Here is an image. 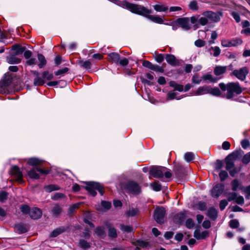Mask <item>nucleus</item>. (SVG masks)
<instances>
[{"instance_id":"obj_1","label":"nucleus","mask_w":250,"mask_h":250,"mask_svg":"<svg viewBox=\"0 0 250 250\" xmlns=\"http://www.w3.org/2000/svg\"><path fill=\"white\" fill-rule=\"evenodd\" d=\"M121 6L124 8L129 10L132 13L145 16L154 22L159 24L164 23V21L162 18L158 16L150 15L152 13V11L143 6L130 3L126 1L123 2Z\"/></svg>"},{"instance_id":"obj_2","label":"nucleus","mask_w":250,"mask_h":250,"mask_svg":"<svg viewBox=\"0 0 250 250\" xmlns=\"http://www.w3.org/2000/svg\"><path fill=\"white\" fill-rule=\"evenodd\" d=\"M31 72L35 76L33 81V84L35 86L42 85L45 83V80L49 81L53 78V75L49 73L48 71H43L42 73V77L40 76L39 72L37 71L33 70Z\"/></svg>"},{"instance_id":"obj_3","label":"nucleus","mask_w":250,"mask_h":250,"mask_svg":"<svg viewBox=\"0 0 250 250\" xmlns=\"http://www.w3.org/2000/svg\"><path fill=\"white\" fill-rule=\"evenodd\" d=\"M242 92L241 87L238 83H229L227 84V93L226 98L228 99L232 98L234 93L240 94Z\"/></svg>"},{"instance_id":"obj_4","label":"nucleus","mask_w":250,"mask_h":250,"mask_svg":"<svg viewBox=\"0 0 250 250\" xmlns=\"http://www.w3.org/2000/svg\"><path fill=\"white\" fill-rule=\"evenodd\" d=\"M85 188L93 196H95L97 194L95 191L96 189L99 192L101 195H103L104 193L103 186L98 183L89 182L87 184V186Z\"/></svg>"},{"instance_id":"obj_5","label":"nucleus","mask_w":250,"mask_h":250,"mask_svg":"<svg viewBox=\"0 0 250 250\" xmlns=\"http://www.w3.org/2000/svg\"><path fill=\"white\" fill-rule=\"evenodd\" d=\"M166 210L164 208L161 207L157 208L154 211V217L155 221L159 224H163L165 221Z\"/></svg>"},{"instance_id":"obj_6","label":"nucleus","mask_w":250,"mask_h":250,"mask_svg":"<svg viewBox=\"0 0 250 250\" xmlns=\"http://www.w3.org/2000/svg\"><path fill=\"white\" fill-rule=\"evenodd\" d=\"M38 172L42 174H47L49 173V170H44L39 167H34L31 170L27 171V174L31 179H39L40 178V175Z\"/></svg>"},{"instance_id":"obj_7","label":"nucleus","mask_w":250,"mask_h":250,"mask_svg":"<svg viewBox=\"0 0 250 250\" xmlns=\"http://www.w3.org/2000/svg\"><path fill=\"white\" fill-rule=\"evenodd\" d=\"M243 41L240 38H233L231 40L224 39L221 41V45L224 47L236 46L241 44Z\"/></svg>"},{"instance_id":"obj_8","label":"nucleus","mask_w":250,"mask_h":250,"mask_svg":"<svg viewBox=\"0 0 250 250\" xmlns=\"http://www.w3.org/2000/svg\"><path fill=\"white\" fill-rule=\"evenodd\" d=\"M126 189L128 192L133 194H138L141 191L140 186L135 182H129L126 185Z\"/></svg>"},{"instance_id":"obj_9","label":"nucleus","mask_w":250,"mask_h":250,"mask_svg":"<svg viewBox=\"0 0 250 250\" xmlns=\"http://www.w3.org/2000/svg\"><path fill=\"white\" fill-rule=\"evenodd\" d=\"M166 170L165 167H153L150 170V174L155 178H160L163 177Z\"/></svg>"},{"instance_id":"obj_10","label":"nucleus","mask_w":250,"mask_h":250,"mask_svg":"<svg viewBox=\"0 0 250 250\" xmlns=\"http://www.w3.org/2000/svg\"><path fill=\"white\" fill-rule=\"evenodd\" d=\"M248 72V68L246 67H243L239 70H233L232 74L239 80L244 81L245 80Z\"/></svg>"},{"instance_id":"obj_11","label":"nucleus","mask_w":250,"mask_h":250,"mask_svg":"<svg viewBox=\"0 0 250 250\" xmlns=\"http://www.w3.org/2000/svg\"><path fill=\"white\" fill-rule=\"evenodd\" d=\"M10 173L12 175L15 176L16 180L19 183H22V173L17 166H14L12 167L10 170Z\"/></svg>"},{"instance_id":"obj_12","label":"nucleus","mask_w":250,"mask_h":250,"mask_svg":"<svg viewBox=\"0 0 250 250\" xmlns=\"http://www.w3.org/2000/svg\"><path fill=\"white\" fill-rule=\"evenodd\" d=\"M237 154L233 152L229 155L226 159V169L229 170L234 166V161L237 158Z\"/></svg>"},{"instance_id":"obj_13","label":"nucleus","mask_w":250,"mask_h":250,"mask_svg":"<svg viewBox=\"0 0 250 250\" xmlns=\"http://www.w3.org/2000/svg\"><path fill=\"white\" fill-rule=\"evenodd\" d=\"M224 190V185L222 184H217L210 190L211 195L217 198L223 193Z\"/></svg>"},{"instance_id":"obj_14","label":"nucleus","mask_w":250,"mask_h":250,"mask_svg":"<svg viewBox=\"0 0 250 250\" xmlns=\"http://www.w3.org/2000/svg\"><path fill=\"white\" fill-rule=\"evenodd\" d=\"M177 24L185 30L190 29L189 19L188 18H181L177 20Z\"/></svg>"},{"instance_id":"obj_15","label":"nucleus","mask_w":250,"mask_h":250,"mask_svg":"<svg viewBox=\"0 0 250 250\" xmlns=\"http://www.w3.org/2000/svg\"><path fill=\"white\" fill-rule=\"evenodd\" d=\"M204 15L208 18V21L212 22H217L220 20L219 15L212 11L205 12Z\"/></svg>"},{"instance_id":"obj_16","label":"nucleus","mask_w":250,"mask_h":250,"mask_svg":"<svg viewBox=\"0 0 250 250\" xmlns=\"http://www.w3.org/2000/svg\"><path fill=\"white\" fill-rule=\"evenodd\" d=\"M30 217L33 219H38L42 216V212L37 208H32L29 211Z\"/></svg>"},{"instance_id":"obj_17","label":"nucleus","mask_w":250,"mask_h":250,"mask_svg":"<svg viewBox=\"0 0 250 250\" xmlns=\"http://www.w3.org/2000/svg\"><path fill=\"white\" fill-rule=\"evenodd\" d=\"M209 86L204 85L200 86L196 90L193 92V95L200 96L208 94Z\"/></svg>"},{"instance_id":"obj_18","label":"nucleus","mask_w":250,"mask_h":250,"mask_svg":"<svg viewBox=\"0 0 250 250\" xmlns=\"http://www.w3.org/2000/svg\"><path fill=\"white\" fill-rule=\"evenodd\" d=\"M25 47L19 44H15L12 47V53L15 55L22 54L25 50Z\"/></svg>"},{"instance_id":"obj_19","label":"nucleus","mask_w":250,"mask_h":250,"mask_svg":"<svg viewBox=\"0 0 250 250\" xmlns=\"http://www.w3.org/2000/svg\"><path fill=\"white\" fill-rule=\"evenodd\" d=\"M6 61L9 64H18L21 62V60L18 58L16 55L11 53L6 57Z\"/></svg>"},{"instance_id":"obj_20","label":"nucleus","mask_w":250,"mask_h":250,"mask_svg":"<svg viewBox=\"0 0 250 250\" xmlns=\"http://www.w3.org/2000/svg\"><path fill=\"white\" fill-rule=\"evenodd\" d=\"M193 236L198 240L205 239L208 236V232L204 231L201 232L199 229H196L194 232Z\"/></svg>"},{"instance_id":"obj_21","label":"nucleus","mask_w":250,"mask_h":250,"mask_svg":"<svg viewBox=\"0 0 250 250\" xmlns=\"http://www.w3.org/2000/svg\"><path fill=\"white\" fill-rule=\"evenodd\" d=\"M42 161L36 158H30L28 159L27 164L34 167H38L37 166L41 165Z\"/></svg>"},{"instance_id":"obj_22","label":"nucleus","mask_w":250,"mask_h":250,"mask_svg":"<svg viewBox=\"0 0 250 250\" xmlns=\"http://www.w3.org/2000/svg\"><path fill=\"white\" fill-rule=\"evenodd\" d=\"M153 7L156 11L158 12H166L168 9L167 6L160 2L153 5Z\"/></svg>"},{"instance_id":"obj_23","label":"nucleus","mask_w":250,"mask_h":250,"mask_svg":"<svg viewBox=\"0 0 250 250\" xmlns=\"http://www.w3.org/2000/svg\"><path fill=\"white\" fill-rule=\"evenodd\" d=\"M202 79L206 83H216L218 79L210 74H206L202 76Z\"/></svg>"},{"instance_id":"obj_24","label":"nucleus","mask_w":250,"mask_h":250,"mask_svg":"<svg viewBox=\"0 0 250 250\" xmlns=\"http://www.w3.org/2000/svg\"><path fill=\"white\" fill-rule=\"evenodd\" d=\"M227 70L226 66H216L214 69V73L216 76H220L226 72Z\"/></svg>"},{"instance_id":"obj_25","label":"nucleus","mask_w":250,"mask_h":250,"mask_svg":"<svg viewBox=\"0 0 250 250\" xmlns=\"http://www.w3.org/2000/svg\"><path fill=\"white\" fill-rule=\"evenodd\" d=\"M105 226L108 228V236L110 238H116L117 236L116 229L110 226L108 223H106Z\"/></svg>"},{"instance_id":"obj_26","label":"nucleus","mask_w":250,"mask_h":250,"mask_svg":"<svg viewBox=\"0 0 250 250\" xmlns=\"http://www.w3.org/2000/svg\"><path fill=\"white\" fill-rule=\"evenodd\" d=\"M109 59L113 62L118 63L120 59V55L117 53H111L108 55Z\"/></svg>"},{"instance_id":"obj_27","label":"nucleus","mask_w":250,"mask_h":250,"mask_svg":"<svg viewBox=\"0 0 250 250\" xmlns=\"http://www.w3.org/2000/svg\"><path fill=\"white\" fill-rule=\"evenodd\" d=\"M169 85L171 87L174 88V90H177L179 92H182L184 90L183 85L182 84H179L177 83L175 81H170L169 83Z\"/></svg>"},{"instance_id":"obj_28","label":"nucleus","mask_w":250,"mask_h":250,"mask_svg":"<svg viewBox=\"0 0 250 250\" xmlns=\"http://www.w3.org/2000/svg\"><path fill=\"white\" fill-rule=\"evenodd\" d=\"M133 244L136 246L137 249H140V248H147L149 244L148 242L143 241H137L136 242H133Z\"/></svg>"},{"instance_id":"obj_29","label":"nucleus","mask_w":250,"mask_h":250,"mask_svg":"<svg viewBox=\"0 0 250 250\" xmlns=\"http://www.w3.org/2000/svg\"><path fill=\"white\" fill-rule=\"evenodd\" d=\"M186 215L184 212H180L174 216L175 221L178 224L181 223L185 219Z\"/></svg>"},{"instance_id":"obj_30","label":"nucleus","mask_w":250,"mask_h":250,"mask_svg":"<svg viewBox=\"0 0 250 250\" xmlns=\"http://www.w3.org/2000/svg\"><path fill=\"white\" fill-rule=\"evenodd\" d=\"M38 58L40 62L38 64L39 67L40 68H43L45 65L46 63L45 57L42 54H39L38 55Z\"/></svg>"},{"instance_id":"obj_31","label":"nucleus","mask_w":250,"mask_h":250,"mask_svg":"<svg viewBox=\"0 0 250 250\" xmlns=\"http://www.w3.org/2000/svg\"><path fill=\"white\" fill-rule=\"evenodd\" d=\"M199 25H205L208 22V18L204 15V13L202 15H199Z\"/></svg>"},{"instance_id":"obj_32","label":"nucleus","mask_w":250,"mask_h":250,"mask_svg":"<svg viewBox=\"0 0 250 250\" xmlns=\"http://www.w3.org/2000/svg\"><path fill=\"white\" fill-rule=\"evenodd\" d=\"M208 93L215 96H219L221 95V91L217 87L211 88L209 86Z\"/></svg>"},{"instance_id":"obj_33","label":"nucleus","mask_w":250,"mask_h":250,"mask_svg":"<svg viewBox=\"0 0 250 250\" xmlns=\"http://www.w3.org/2000/svg\"><path fill=\"white\" fill-rule=\"evenodd\" d=\"M176 93L174 92L173 91H169L167 94V100H172L174 99H176V100H180L181 98L185 97V96H182L181 97L178 98L176 97Z\"/></svg>"},{"instance_id":"obj_34","label":"nucleus","mask_w":250,"mask_h":250,"mask_svg":"<svg viewBox=\"0 0 250 250\" xmlns=\"http://www.w3.org/2000/svg\"><path fill=\"white\" fill-rule=\"evenodd\" d=\"M166 60L167 63L174 65L176 64V59L174 55L167 54L166 57Z\"/></svg>"},{"instance_id":"obj_35","label":"nucleus","mask_w":250,"mask_h":250,"mask_svg":"<svg viewBox=\"0 0 250 250\" xmlns=\"http://www.w3.org/2000/svg\"><path fill=\"white\" fill-rule=\"evenodd\" d=\"M208 215L212 219H216L217 216V210L214 208H209L208 211Z\"/></svg>"},{"instance_id":"obj_36","label":"nucleus","mask_w":250,"mask_h":250,"mask_svg":"<svg viewBox=\"0 0 250 250\" xmlns=\"http://www.w3.org/2000/svg\"><path fill=\"white\" fill-rule=\"evenodd\" d=\"M64 230V229L63 227L57 228L52 232L50 234V236L51 237H55L63 232Z\"/></svg>"},{"instance_id":"obj_37","label":"nucleus","mask_w":250,"mask_h":250,"mask_svg":"<svg viewBox=\"0 0 250 250\" xmlns=\"http://www.w3.org/2000/svg\"><path fill=\"white\" fill-rule=\"evenodd\" d=\"M60 189L59 186L56 185H50L45 187L46 191L50 192L54 190H58Z\"/></svg>"},{"instance_id":"obj_38","label":"nucleus","mask_w":250,"mask_h":250,"mask_svg":"<svg viewBox=\"0 0 250 250\" xmlns=\"http://www.w3.org/2000/svg\"><path fill=\"white\" fill-rule=\"evenodd\" d=\"M185 160L189 163L194 159V154L192 152H187L184 155Z\"/></svg>"},{"instance_id":"obj_39","label":"nucleus","mask_w":250,"mask_h":250,"mask_svg":"<svg viewBox=\"0 0 250 250\" xmlns=\"http://www.w3.org/2000/svg\"><path fill=\"white\" fill-rule=\"evenodd\" d=\"M8 84L3 81L0 82V93H5L7 92V87Z\"/></svg>"},{"instance_id":"obj_40","label":"nucleus","mask_w":250,"mask_h":250,"mask_svg":"<svg viewBox=\"0 0 250 250\" xmlns=\"http://www.w3.org/2000/svg\"><path fill=\"white\" fill-rule=\"evenodd\" d=\"M8 193L5 191L0 192V202L3 203L6 201L8 197Z\"/></svg>"},{"instance_id":"obj_41","label":"nucleus","mask_w":250,"mask_h":250,"mask_svg":"<svg viewBox=\"0 0 250 250\" xmlns=\"http://www.w3.org/2000/svg\"><path fill=\"white\" fill-rule=\"evenodd\" d=\"M79 64L81 67L85 69H90L91 68V63L89 61H80Z\"/></svg>"},{"instance_id":"obj_42","label":"nucleus","mask_w":250,"mask_h":250,"mask_svg":"<svg viewBox=\"0 0 250 250\" xmlns=\"http://www.w3.org/2000/svg\"><path fill=\"white\" fill-rule=\"evenodd\" d=\"M202 80V78H201L198 74L194 75L191 79V81L192 83L194 84H200Z\"/></svg>"},{"instance_id":"obj_43","label":"nucleus","mask_w":250,"mask_h":250,"mask_svg":"<svg viewBox=\"0 0 250 250\" xmlns=\"http://www.w3.org/2000/svg\"><path fill=\"white\" fill-rule=\"evenodd\" d=\"M209 50L213 51V55L214 57H218L220 54L221 50L218 46H211Z\"/></svg>"},{"instance_id":"obj_44","label":"nucleus","mask_w":250,"mask_h":250,"mask_svg":"<svg viewBox=\"0 0 250 250\" xmlns=\"http://www.w3.org/2000/svg\"><path fill=\"white\" fill-rule=\"evenodd\" d=\"M120 229L124 232H130L132 230V228L129 226H125L124 225H120Z\"/></svg>"},{"instance_id":"obj_45","label":"nucleus","mask_w":250,"mask_h":250,"mask_svg":"<svg viewBox=\"0 0 250 250\" xmlns=\"http://www.w3.org/2000/svg\"><path fill=\"white\" fill-rule=\"evenodd\" d=\"M199 15H196L193 16H192L190 18L189 20V22L190 21L191 23L193 25H199Z\"/></svg>"},{"instance_id":"obj_46","label":"nucleus","mask_w":250,"mask_h":250,"mask_svg":"<svg viewBox=\"0 0 250 250\" xmlns=\"http://www.w3.org/2000/svg\"><path fill=\"white\" fill-rule=\"evenodd\" d=\"M52 212L54 215L57 216L61 213L62 208L60 206L56 205L53 207Z\"/></svg>"},{"instance_id":"obj_47","label":"nucleus","mask_w":250,"mask_h":250,"mask_svg":"<svg viewBox=\"0 0 250 250\" xmlns=\"http://www.w3.org/2000/svg\"><path fill=\"white\" fill-rule=\"evenodd\" d=\"M242 162L244 164H248L250 162V152L244 155L242 159Z\"/></svg>"},{"instance_id":"obj_48","label":"nucleus","mask_w":250,"mask_h":250,"mask_svg":"<svg viewBox=\"0 0 250 250\" xmlns=\"http://www.w3.org/2000/svg\"><path fill=\"white\" fill-rule=\"evenodd\" d=\"M189 8L193 11H197L198 9L197 3L195 0H192L189 4Z\"/></svg>"},{"instance_id":"obj_49","label":"nucleus","mask_w":250,"mask_h":250,"mask_svg":"<svg viewBox=\"0 0 250 250\" xmlns=\"http://www.w3.org/2000/svg\"><path fill=\"white\" fill-rule=\"evenodd\" d=\"M138 212L137 208H130L127 212V215L128 216H134L136 215Z\"/></svg>"},{"instance_id":"obj_50","label":"nucleus","mask_w":250,"mask_h":250,"mask_svg":"<svg viewBox=\"0 0 250 250\" xmlns=\"http://www.w3.org/2000/svg\"><path fill=\"white\" fill-rule=\"evenodd\" d=\"M79 245L81 248L85 250H86L90 247L89 243L83 240H81L80 241Z\"/></svg>"},{"instance_id":"obj_51","label":"nucleus","mask_w":250,"mask_h":250,"mask_svg":"<svg viewBox=\"0 0 250 250\" xmlns=\"http://www.w3.org/2000/svg\"><path fill=\"white\" fill-rule=\"evenodd\" d=\"M231 185L232 186V189L234 191L237 190L239 186L238 180L237 179L233 180L231 182Z\"/></svg>"},{"instance_id":"obj_52","label":"nucleus","mask_w":250,"mask_h":250,"mask_svg":"<svg viewBox=\"0 0 250 250\" xmlns=\"http://www.w3.org/2000/svg\"><path fill=\"white\" fill-rule=\"evenodd\" d=\"M186 226L188 229H192L194 226L193 220L190 218L188 219L186 222Z\"/></svg>"},{"instance_id":"obj_53","label":"nucleus","mask_w":250,"mask_h":250,"mask_svg":"<svg viewBox=\"0 0 250 250\" xmlns=\"http://www.w3.org/2000/svg\"><path fill=\"white\" fill-rule=\"evenodd\" d=\"M95 233L100 237L104 235V231L102 227H98L95 229Z\"/></svg>"},{"instance_id":"obj_54","label":"nucleus","mask_w":250,"mask_h":250,"mask_svg":"<svg viewBox=\"0 0 250 250\" xmlns=\"http://www.w3.org/2000/svg\"><path fill=\"white\" fill-rule=\"evenodd\" d=\"M151 70L159 73H163L164 72V68L162 66L156 64L153 65Z\"/></svg>"},{"instance_id":"obj_55","label":"nucleus","mask_w":250,"mask_h":250,"mask_svg":"<svg viewBox=\"0 0 250 250\" xmlns=\"http://www.w3.org/2000/svg\"><path fill=\"white\" fill-rule=\"evenodd\" d=\"M219 175L221 181H224L228 177L227 172L225 170L221 171Z\"/></svg>"},{"instance_id":"obj_56","label":"nucleus","mask_w":250,"mask_h":250,"mask_svg":"<svg viewBox=\"0 0 250 250\" xmlns=\"http://www.w3.org/2000/svg\"><path fill=\"white\" fill-rule=\"evenodd\" d=\"M239 224V222L236 219L231 220L229 222V226L232 229L237 228Z\"/></svg>"},{"instance_id":"obj_57","label":"nucleus","mask_w":250,"mask_h":250,"mask_svg":"<svg viewBox=\"0 0 250 250\" xmlns=\"http://www.w3.org/2000/svg\"><path fill=\"white\" fill-rule=\"evenodd\" d=\"M68 71V68L67 67H64L62 69H60L58 70V71H56L55 72V74L56 76L61 75H63L66 72H67Z\"/></svg>"},{"instance_id":"obj_58","label":"nucleus","mask_w":250,"mask_h":250,"mask_svg":"<svg viewBox=\"0 0 250 250\" xmlns=\"http://www.w3.org/2000/svg\"><path fill=\"white\" fill-rule=\"evenodd\" d=\"M194 44L198 47H202L206 44V42L202 40L198 39L194 42Z\"/></svg>"},{"instance_id":"obj_59","label":"nucleus","mask_w":250,"mask_h":250,"mask_svg":"<svg viewBox=\"0 0 250 250\" xmlns=\"http://www.w3.org/2000/svg\"><path fill=\"white\" fill-rule=\"evenodd\" d=\"M150 186L155 191H158L161 189V186L158 183H153L151 184Z\"/></svg>"},{"instance_id":"obj_60","label":"nucleus","mask_w":250,"mask_h":250,"mask_svg":"<svg viewBox=\"0 0 250 250\" xmlns=\"http://www.w3.org/2000/svg\"><path fill=\"white\" fill-rule=\"evenodd\" d=\"M230 15L232 16L233 19L235 20L237 22H239L241 21L240 17L238 13L236 12H232Z\"/></svg>"},{"instance_id":"obj_61","label":"nucleus","mask_w":250,"mask_h":250,"mask_svg":"<svg viewBox=\"0 0 250 250\" xmlns=\"http://www.w3.org/2000/svg\"><path fill=\"white\" fill-rule=\"evenodd\" d=\"M237 194L235 192H229L228 195L229 201H235Z\"/></svg>"},{"instance_id":"obj_62","label":"nucleus","mask_w":250,"mask_h":250,"mask_svg":"<svg viewBox=\"0 0 250 250\" xmlns=\"http://www.w3.org/2000/svg\"><path fill=\"white\" fill-rule=\"evenodd\" d=\"M102 207L104 209H108L110 208L111 204L110 202L107 201H102L101 203Z\"/></svg>"},{"instance_id":"obj_63","label":"nucleus","mask_w":250,"mask_h":250,"mask_svg":"<svg viewBox=\"0 0 250 250\" xmlns=\"http://www.w3.org/2000/svg\"><path fill=\"white\" fill-rule=\"evenodd\" d=\"M243 191L246 194V198L249 199L250 198V186L244 188Z\"/></svg>"},{"instance_id":"obj_64","label":"nucleus","mask_w":250,"mask_h":250,"mask_svg":"<svg viewBox=\"0 0 250 250\" xmlns=\"http://www.w3.org/2000/svg\"><path fill=\"white\" fill-rule=\"evenodd\" d=\"M228 202L226 200L224 199V200H221L220 202V205H219L220 209L221 210H224L225 209V208H226V207L228 205Z\"/></svg>"}]
</instances>
